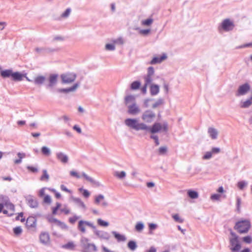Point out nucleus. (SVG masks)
<instances>
[{
  "mask_svg": "<svg viewBox=\"0 0 252 252\" xmlns=\"http://www.w3.org/2000/svg\"><path fill=\"white\" fill-rule=\"evenodd\" d=\"M113 43L115 44H120L122 45L124 43V40L122 38H119L117 39H115L113 41Z\"/></svg>",
  "mask_w": 252,
  "mask_h": 252,
  "instance_id": "nucleus-52",
  "label": "nucleus"
},
{
  "mask_svg": "<svg viewBox=\"0 0 252 252\" xmlns=\"http://www.w3.org/2000/svg\"><path fill=\"white\" fill-rule=\"evenodd\" d=\"M167 59V56L165 54H163L160 57L155 56L150 62L151 64H155L159 63Z\"/></svg>",
  "mask_w": 252,
  "mask_h": 252,
  "instance_id": "nucleus-13",
  "label": "nucleus"
},
{
  "mask_svg": "<svg viewBox=\"0 0 252 252\" xmlns=\"http://www.w3.org/2000/svg\"><path fill=\"white\" fill-rule=\"evenodd\" d=\"M27 168L30 171L33 172V173H35L38 171L37 168L34 166H28L27 167Z\"/></svg>",
  "mask_w": 252,
  "mask_h": 252,
  "instance_id": "nucleus-58",
  "label": "nucleus"
},
{
  "mask_svg": "<svg viewBox=\"0 0 252 252\" xmlns=\"http://www.w3.org/2000/svg\"><path fill=\"white\" fill-rule=\"evenodd\" d=\"M43 201L44 203L50 205L52 202V199L51 196L49 195L44 196L43 199Z\"/></svg>",
  "mask_w": 252,
  "mask_h": 252,
  "instance_id": "nucleus-33",
  "label": "nucleus"
},
{
  "mask_svg": "<svg viewBox=\"0 0 252 252\" xmlns=\"http://www.w3.org/2000/svg\"><path fill=\"white\" fill-rule=\"evenodd\" d=\"M250 89V85L248 83L244 84L239 87L237 95H244Z\"/></svg>",
  "mask_w": 252,
  "mask_h": 252,
  "instance_id": "nucleus-12",
  "label": "nucleus"
},
{
  "mask_svg": "<svg viewBox=\"0 0 252 252\" xmlns=\"http://www.w3.org/2000/svg\"><path fill=\"white\" fill-rule=\"evenodd\" d=\"M252 104L251 100V99H248L246 100L245 101L243 102L241 107L243 108H247L250 106Z\"/></svg>",
  "mask_w": 252,
  "mask_h": 252,
  "instance_id": "nucleus-44",
  "label": "nucleus"
},
{
  "mask_svg": "<svg viewBox=\"0 0 252 252\" xmlns=\"http://www.w3.org/2000/svg\"><path fill=\"white\" fill-rule=\"evenodd\" d=\"M158 152L161 155L165 154L167 152V148L166 147H161L159 148Z\"/></svg>",
  "mask_w": 252,
  "mask_h": 252,
  "instance_id": "nucleus-56",
  "label": "nucleus"
},
{
  "mask_svg": "<svg viewBox=\"0 0 252 252\" xmlns=\"http://www.w3.org/2000/svg\"><path fill=\"white\" fill-rule=\"evenodd\" d=\"M250 220H241L237 221L234 228L240 234L247 233L251 228Z\"/></svg>",
  "mask_w": 252,
  "mask_h": 252,
  "instance_id": "nucleus-2",
  "label": "nucleus"
},
{
  "mask_svg": "<svg viewBox=\"0 0 252 252\" xmlns=\"http://www.w3.org/2000/svg\"><path fill=\"white\" fill-rule=\"evenodd\" d=\"M61 212H62V213H63L65 215H68L70 212V210L68 208H67L66 207L61 209Z\"/></svg>",
  "mask_w": 252,
  "mask_h": 252,
  "instance_id": "nucleus-63",
  "label": "nucleus"
},
{
  "mask_svg": "<svg viewBox=\"0 0 252 252\" xmlns=\"http://www.w3.org/2000/svg\"><path fill=\"white\" fill-rule=\"evenodd\" d=\"M188 194L189 196L192 199L197 198L198 197V193L194 190H189Z\"/></svg>",
  "mask_w": 252,
  "mask_h": 252,
  "instance_id": "nucleus-28",
  "label": "nucleus"
},
{
  "mask_svg": "<svg viewBox=\"0 0 252 252\" xmlns=\"http://www.w3.org/2000/svg\"><path fill=\"white\" fill-rule=\"evenodd\" d=\"M48 189L51 191L52 192H53L55 194V196L57 198L59 199L61 198V194L57 192L55 189L48 188Z\"/></svg>",
  "mask_w": 252,
  "mask_h": 252,
  "instance_id": "nucleus-43",
  "label": "nucleus"
},
{
  "mask_svg": "<svg viewBox=\"0 0 252 252\" xmlns=\"http://www.w3.org/2000/svg\"><path fill=\"white\" fill-rule=\"evenodd\" d=\"M154 73V69L153 67L150 66L148 68V75H153Z\"/></svg>",
  "mask_w": 252,
  "mask_h": 252,
  "instance_id": "nucleus-64",
  "label": "nucleus"
},
{
  "mask_svg": "<svg viewBox=\"0 0 252 252\" xmlns=\"http://www.w3.org/2000/svg\"><path fill=\"white\" fill-rule=\"evenodd\" d=\"M159 91V86L157 85L152 84L150 86V93L152 95H157Z\"/></svg>",
  "mask_w": 252,
  "mask_h": 252,
  "instance_id": "nucleus-20",
  "label": "nucleus"
},
{
  "mask_svg": "<svg viewBox=\"0 0 252 252\" xmlns=\"http://www.w3.org/2000/svg\"><path fill=\"white\" fill-rule=\"evenodd\" d=\"M87 226L93 228H95L93 223L89 221L81 220H80L78 222V228L81 232L85 233L86 228Z\"/></svg>",
  "mask_w": 252,
  "mask_h": 252,
  "instance_id": "nucleus-9",
  "label": "nucleus"
},
{
  "mask_svg": "<svg viewBox=\"0 0 252 252\" xmlns=\"http://www.w3.org/2000/svg\"><path fill=\"white\" fill-rule=\"evenodd\" d=\"M97 221L98 224L101 226L107 227L109 225L108 222L101 220V219H98Z\"/></svg>",
  "mask_w": 252,
  "mask_h": 252,
  "instance_id": "nucleus-37",
  "label": "nucleus"
},
{
  "mask_svg": "<svg viewBox=\"0 0 252 252\" xmlns=\"http://www.w3.org/2000/svg\"><path fill=\"white\" fill-rule=\"evenodd\" d=\"M50 179V176L46 169L42 170V175L40 177V180L43 182H48Z\"/></svg>",
  "mask_w": 252,
  "mask_h": 252,
  "instance_id": "nucleus-21",
  "label": "nucleus"
},
{
  "mask_svg": "<svg viewBox=\"0 0 252 252\" xmlns=\"http://www.w3.org/2000/svg\"><path fill=\"white\" fill-rule=\"evenodd\" d=\"M246 183L244 181H240L238 183L237 186L240 189H243L246 186Z\"/></svg>",
  "mask_w": 252,
  "mask_h": 252,
  "instance_id": "nucleus-55",
  "label": "nucleus"
},
{
  "mask_svg": "<svg viewBox=\"0 0 252 252\" xmlns=\"http://www.w3.org/2000/svg\"><path fill=\"white\" fill-rule=\"evenodd\" d=\"M78 219H79L78 217H77V216H74L72 217L69 218L68 220L70 223L73 224L77 221V220Z\"/></svg>",
  "mask_w": 252,
  "mask_h": 252,
  "instance_id": "nucleus-49",
  "label": "nucleus"
},
{
  "mask_svg": "<svg viewBox=\"0 0 252 252\" xmlns=\"http://www.w3.org/2000/svg\"><path fill=\"white\" fill-rule=\"evenodd\" d=\"M41 243L44 244H47L50 241V236L48 233L46 232L42 233L40 235Z\"/></svg>",
  "mask_w": 252,
  "mask_h": 252,
  "instance_id": "nucleus-17",
  "label": "nucleus"
},
{
  "mask_svg": "<svg viewBox=\"0 0 252 252\" xmlns=\"http://www.w3.org/2000/svg\"><path fill=\"white\" fill-rule=\"evenodd\" d=\"M208 132L212 139H215L217 138L218 132L216 129L210 127L208 129Z\"/></svg>",
  "mask_w": 252,
  "mask_h": 252,
  "instance_id": "nucleus-23",
  "label": "nucleus"
},
{
  "mask_svg": "<svg viewBox=\"0 0 252 252\" xmlns=\"http://www.w3.org/2000/svg\"><path fill=\"white\" fill-rule=\"evenodd\" d=\"M221 197V195L219 194H214L211 196V199L213 200H219Z\"/></svg>",
  "mask_w": 252,
  "mask_h": 252,
  "instance_id": "nucleus-51",
  "label": "nucleus"
},
{
  "mask_svg": "<svg viewBox=\"0 0 252 252\" xmlns=\"http://www.w3.org/2000/svg\"><path fill=\"white\" fill-rule=\"evenodd\" d=\"M89 240L87 238H83L81 240V244L83 248V252H94L96 251V248L94 244L90 243Z\"/></svg>",
  "mask_w": 252,
  "mask_h": 252,
  "instance_id": "nucleus-6",
  "label": "nucleus"
},
{
  "mask_svg": "<svg viewBox=\"0 0 252 252\" xmlns=\"http://www.w3.org/2000/svg\"><path fill=\"white\" fill-rule=\"evenodd\" d=\"M127 247L131 251H134L137 248V245L135 241H129L127 243Z\"/></svg>",
  "mask_w": 252,
  "mask_h": 252,
  "instance_id": "nucleus-27",
  "label": "nucleus"
},
{
  "mask_svg": "<svg viewBox=\"0 0 252 252\" xmlns=\"http://www.w3.org/2000/svg\"><path fill=\"white\" fill-rule=\"evenodd\" d=\"M113 234L115 236V238L117 239V240L119 242L125 241L126 240L125 236L123 235L117 233L116 232H113Z\"/></svg>",
  "mask_w": 252,
  "mask_h": 252,
  "instance_id": "nucleus-26",
  "label": "nucleus"
},
{
  "mask_svg": "<svg viewBox=\"0 0 252 252\" xmlns=\"http://www.w3.org/2000/svg\"><path fill=\"white\" fill-rule=\"evenodd\" d=\"M28 204L32 208H35L38 206L37 200L33 197H29L28 199Z\"/></svg>",
  "mask_w": 252,
  "mask_h": 252,
  "instance_id": "nucleus-22",
  "label": "nucleus"
},
{
  "mask_svg": "<svg viewBox=\"0 0 252 252\" xmlns=\"http://www.w3.org/2000/svg\"><path fill=\"white\" fill-rule=\"evenodd\" d=\"M15 212V207L13 204L7 201L4 204H0V213H3L8 216L13 215Z\"/></svg>",
  "mask_w": 252,
  "mask_h": 252,
  "instance_id": "nucleus-3",
  "label": "nucleus"
},
{
  "mask_svg": "<svg viewBox=\"0 0 252 252\" xmlns=\"http://www.w3.org/2000/svg\"><path fill=\"white\" fill-rule=\"evenodd\" d=\"M168 130V125L166 123L161 124L155 123L151 127H149L147 130H149L152 133L160 132H166Z\"/></svg>",
  "mask_w": 252,
  "mask_h": 252,
  "instance_id": "nucleus-5",
  "label": "nucleus"
},
{
  "mask_svg": "<svg viewBox=\"0 0 252 252\" xmlns=\"http://www.w3.org/2000/svg\"><path fill=\"white\" fill-rule=\"evenodd\" d=\"M78 85L77 84H74L72 87H70L68 89H62L59 90L60 92L68 93L69 92L74 91L78 87Z\"/></svg>",
  "mask_w": 252,
  "mask_h": 252,
  "instance_id": "nucleus-24",
  "label": "nucleus"
},
{
  "mask_svg": "<svg viewBox=\"0 0 252 252\" xmlns=\"http://www.w3.org/2000/svg\"><path fill=\"white\" fill-rule=\"evenodd\" d=\"M70 175L71 176L75 177L77 179H79L81 177V176L79 175V174L75 171H71L70 172Z\"/></svg>",
  "mask_w": 252,
  "mask_h": 252,
  "instance_id": "nucleus-50",
  "label": "nucleus"
},
{
  "mask_svg": "<svg viewBox=\"0 0 252 252\" xmlns=\"http://www.w3.org/2000/svg\"><path fill=\"white\" fill-rule=\"evenodd\" d=\"M57 159L63 163H66L68 162V157L63 153L59 152L56 154Z\"/></svg>",
  "mask_w": 252,
  "mask_h": 252,
  "instance_id": "nucleus-16",
  "label": "nucleus"
},
{
  "mask_svg": "<svg viewBox=\"0 0 252 252\" xmlns=\"http://www.w3.org/2000/svg\"><path fill=\"white\" fill-rule=\"evenodd\" d=\"M61 77L63 83H70L75 80L76 76L73 73H67L62 74Z\"/></svg>",
  "mask_w": 252,
  "mask_h": 252,
  "instance_id": "nucleus-7",
  "label": "nucleus"
},
{
  "mask_svg": "<svg viewBox=\"0 0 252 252\" xmlns=\"http://www.w3.org/2000/svg\"><path fill=\"white\" fill-rule=\"evenodd\" d=\"M75 247V245L72 242H69L65 245H64L63 246V248L66 249H69V250H74Z\"/></svg>",
  "mask_w": 252,
  "mask_h": 252,
  "instance_id": "nucleus-30",
  "label": "nucleus"
},
{
  "mask_svg": "<svg viewBox=\"0 0 252 252\" xmlns=\"http://www.w3.org/2000/svg\"><path fill=\"white\" fill-rule=\"evenodd\" d=\"M125 123L127 126L136 130H147L149 129V126L146 124L139 123L138 120L135 119H127L125 120Z\"/></svg>",
  "mask_w": 252,
  "mask_h": 252,
  "instance_id": "nucleus-1",
  "label": "nucleus"
},
{
  "mask_svg": "<svg viewBox=\"0 0 252 252\" xmlns=\"http://www.w3.org/2000/svg\"><path fill=\"white\" fill-rule=\"evenodd\" d=\"M128 108V112L129 114L131 115H136L140 112V109L135 103H133L132 105H129Z\"/></svg>",
  "mask_w": 252,
  "mask_h": 252,
  "instance_id": "nucleus-15",
  "label": "nucleus"
},
{
  "mask_svg": "<svg viewBox=\"0 0 252 252\" xmlns=\"http://www.w3.org/2000/svg\"><path fill=\"white\" fill-rule=\"evenodd\" d=\"M23 77H25L26 80L29 82H32V80L30 79L26 76V74L24 75L19 72H13L12 78L14 81H20L23 79Z\"/></svg>",
  "mask_w": 252,
  "mask_h": 252,
  "instance_id": "nucleus-10",
  "label": "nucleus"
},
{
  "mask_svg": "<svg viewBox=\"0 0 252 252\" xmlns=\"http://www.w3.org/2000/svg\"><path fill=\"white\" fill-rule=\"evenodd\" d=\"M58 75L57 74H52L49 77V86L53 87L57 82Z\"/></svg>",
  "mask_w": 252,
  "mask_h": 252,
  "instance_id": "nucleus-19",
  "label": "nucleus"
},
{
  "mask_svg": "<svg viewBox=\"0 0 252 252\" xmlns=\"http://www.w3.org/2000/svg\"><path fill=\"white\" fill-rule=\"evenodd\" d=\"M61 189L62 191L71 193L72 192L70 190L68 189L64 185H61Z\"/></svg>",
  "mask_w": 252,
  "mask_h": 252,
  "instance_id": "nucleus-60",
  "label": "nucleus"
},
{
  "mask_svg": "<svg viewBox=\"0 0 252 252\" xmlns=\"http://www.w3.org/2000/svg\"><path fill=\"white\" fill-rule=\"evenodd\" d=\"M12 71L11 70H5L1 72V75L3 78L9 77L11 76L12 77Z\"/></svg>",
  "mask_w": 252,
  "mask_h": 252,
  "instance_id": "nucleus-25",
  "label": "nucleus"
},
{
  "mask_svg": "<svg viewBox=\"0 0 252 252\" xmlns=\"http://www.w3.org/2000/svg\"><path fill=\"white\" fill-rule=\"evenodd\" d=\"M174 220L179 223H182L183 222V220L180 218L178 214H174L172 216Z\"/></svg>",
  "mask_w": 252,
  "mask_h": 252,
  "instance_id": "nucleus-45",
  "label": "nucleus"
},
{
  "mask_svg": "<svg viewBox=\"0 0 252 252\" xmlns=\"http://www.w3.org/2000/svg\"><path fill=\"white\" fill-rule=\"evenodd\" d=\"M104 199V197L102 195H99L96 196L95 199V203L96 204H99L101 201L103 200Z\"/></svg>",
  "mask_w": 252,
  "mask_h": 252,
  "instance_id": "nucleus-48",
  "label": "nucleus"
},
{
  "mask_svg": "<svg viewBox=\"0 0 252 252\" xmlns=\"http://www.w3.org/2000/svg\"><path fill=\"white\" fill-rule=\"evenodd\" d=\"M13 231L16 235H18L22 232V229L20 227H16L14 228Z\"/></svg>",
  "mask_w": 252,
  "mask_h": 252,
  "instance_id": "nucleus-61",
  "label": "nucleus"
},
{
  "mask_svg": "<svg viewBox=\"0 0 252 252\" xmlns=\"http://www.w3.org/2000/svg\"><path fill=\"white\" fill-rule=\"evenodd\" d=\"M150 32V29H147V30H141L139 31V33L141 35H146L149 34Z\"/></svg>",
  "mask_w": 252,
  "mask_h": 252,
  "instance_id": "nucleus-53",
  "label": "nucleus"
},
{
  "mask_svg": "<svg viewBox=\"0 0 252 252\" xmlns=\"http://www.w3.org/2000/svg\"><path fill=\"white\" fill-rule=\"evenodd\" d=\"M153 22V19L152 18L147 19L143 20L141 22V25L143 26H150Z\"/></svg>",
  "mask_w": 252,
  "mask_h": 252,
  "instance_id": "nucleus-29",
  "label": "nucleus"
},
{
  "mask_svg": "<svg viewBox=\"0 0 252 252\" xmlns=\"http://www.w3.org/2000/svg\"><path fill=\"white\" fill-rule=\"evenodd\" d=\"M82 176L83 177H84V178H85L87 181H89V182H92V183L94 182V180H93L92 178H91V177H89V176H88L87 174H86L85 173H82Z\"/></svg>",
  "mask_w": 252,
  "mask_h": 252,
  "instance_id": "nucleus-62",
  "label": "nucleus"
},
{
  "mask_svg": "<svg viewBox=\"0 0 252 252\" xmlns=\"http://www.w3.org/2000/svg\"><path fill=\"white\" fill-rule=\"evenodd\" d=\"M212 152H207L204 155L203 158L204 159H208L212 157Z\"/></svg>",
  "mask_w": 252,
  "mask_h": 252,
  "instance_id": "nucleus-59",
  "label": "nucleus"
},
{
  "mask_svg": "<svg viewBox=\"0 0 252 252\" xmlns=\"http://www.w3.org/2000/svg\"><path fill=\"white\" fill-rule=\"evenodd\" d=\"M149 227L150 229L149 233L150 234H153L152 230L155 229L157 228V225L154 223H150L149 224Z\"/></svg>",
  "mask_w": 252,
  "mask_h": 252,
  "instance_id": "nucleus-57",
  "label": "nucleus"
},
{
  "mask_svg": "<svg viewBox=\"0 0 252 252\" xmlns=\"http://www.w3.org/2000/svg\"><path fill=\"white\" fill-rule=\"evenodd\" d=\"M230 234L232 236V238L229 239L231 246L230 250L233 252H238L241 248V245L239 242L238 236L233 232H231Z\"/></svg>",
  "mask_w": 252,
  "mask_h": 252,
  "instance_id": "nucleus-4",
  "label": "nucleus"
},
{
  "mask_svg": "<svg viewBox=\"0 0 252 252\" xmlns=\"http://www.w3.org/2000/svg\"><path fill=\"white\" fill-rule=\"evenodd\" d=\"M105 48L107 50H114L115 47L114 44H107L105 45Z\"/></svg>",
  "mask_w": 252,
  "mask_h": 252,
  "instance_id": "nucleus-54",
  "label": "nucleus"
},
{
  "mask_svg": "<svg viewBox=\"0 0 252 252\" xmlns=\"http://www.w3.org/2000/svg\"><path fill=\"white\" fill-rule=\"evenodd\" d=\"M152 75H150L147 74V75L144 77L145 81V84L149 85L153 81L152 79Z\"/></svg>",
  "mask_w": 252,
  "mask_h": 252,
  "instance_id": "nucleus-39",
  "label": "nucleus"
},
{
  "mask_svg": "<svg viewBox=\"0 0 252 252\" xmlns=\"http://www.w3.org/2000/svg\"><path fill=\"white\" fill-rule=\"evenodd\" d=\"M56 225L60 227L62 229H67L68 228L67 225L65 223L61 221L60 220H59Z\"/></svg>",
  "mask_w": 252,
  "mask_h": 252,
  "instance_id": "nucleus-38",
  "label": "nucleus"
},
{
  "mask_svg": "<svg viewBox=\"0 0 252 252\" xmlns=\"http://www.w3.org/2000/svg\"><path fill=\"white\" fill-rule=\"evenodd\" d=\"M17 155L19 158L18 159H16L14 161V162L16 164H19L21 163L22 161V159L25 157V154L24 153H18Z\"/></svg>",
  "mask_w": 252,
  "mask_h": 252,
  "instance_id": "nucleus-35",
  "label": "nucleus"
},
{
  "mask_svg": "<svg viewBox=\"0 0 252 252\" xmlns=\"http://www.w3.org/2000/svg\"><path fill=\"white\" fill-rule=\"evenodd\" d=\"M134 100L135 97L133 95H127L125 97V102L126 104H127L129 102L134 101Z\"/></svg>",
  "mask_w": 252,
  "mask_h": 252,
  "instance_id": "nucleus-40",
  "label": "nucleus"
},
{
  "mask_svg": "<svg viewBox=\"0 0 252 252\" xmlns=\"http://www.w3.org/2000/svg\"><path fill=\"white\" fill-rule=\"evenodd\" d=\"M46 188H43L41 189H40L38 191V196L40 197H44V196H45V189H46Z\"/></svg>",
  "mask_w": 252,
  "mask_h": 252,
  "instance_id": "nucleus-46",
  "label": "nucleus"
},
{
  "mask_svg": "<svg viewBox=\"0 0 252 252\" xmlns=\"http://www.w3.org/2000/svg\"><path fill=\"white\" fill-rule=\"evenodd\" d=\"M61 207V204L60 203L57 202L56 204V206L52 208V214L53 215L57 214L58 210Z\"/></svg>",
  "mask_w": 252,
  "mask_h": 252,
  "instance_id": "nucleus-34",
  "label": "nucleus"
},
{
  "mask_svg": "<svg viewBox=\"0 0 252 252\" xmlns=\"http://www.w3.org/2000/svg\"><path fill=\"white\" fill-rule=\"evenodd\" d=\"M26 225L28 229L35 227L36 225V220L35 218L33 217H29L28 218Z\"/></svg>",
  "mask_w": 252,
  "mask_h": 252,
  "instance_id": "nucleus-14",
  "label": "nucleus"
},
{
  "mask_svg": "<svg viewBox=\"0 0 252 252\" xmlns=\"http://www.w3.org/2000/svg\"><path fill=\"white\" fill-rule=\"evenodd\" d=\"M163 103V100L162 99H159L158 101H157L154 104H153L152 107L155 108Z\"/></svg>",
  "mask_w": 252,
  "mask_h": 252,
  "instance_id": "nucleus-47",
  "label": "nucleus"
},
{
  "mask_svg": "<svg viewBox=\"0 0 252 252\" xmlns=\"http://www.w3.org/2000/svg\"><path fill=\"white\" fill-rule=\"evenodd\" d=\"M221 27L224 31H228L233 29L234 25L229 19H225L222 22Z\"/></svg>",
  "mask_w": 252,
  "mask_h": 252,
  "instance_id": "nucleus-11",
  "label": "nucleus"
},
{
  "mask_svg": "<svg viewBox=\"0 0 252 252\" xmlns=\"http://www.w3.org/2000/svg\"><path fill=\"white\" fill-rule=\"evenodd\" d=\"M46 80V78L44 76L42 75H38L36 76L33 81L32 80V82L33 81L34 84L36 85H40L43 84Z\"/></svg>",
  "mask_w": 252,
  "mask_h": 252,
  "instance_id": "nucleus-18",
  "label": "nucleus"
},
{
  "mask_svg": "<svg viewBox=\"0 0 252 252\" xmlns=\"http://www.w3.org/2000/svg\"><path fill=\"white\" fill-rule=\"evenodd\" d=\"M114 176L119 179H123L126 176V173L124 171H117L114 173Z\"/></svg>",
  "mask_w": 252,
  "mask_h": 252,
  "instance_id": "nucleus-31",
  "label": "nucleus"
},
{
  "mask_svg": "<svg viewBox=\"0 0 252 252\" xmlns=\"http://www.w3.org/2000/svg\"><path fill=\"white\" fill-rule=\"evenodd\" d=\"M243 241L247 244H250L252 242V237L250 236H247L242 238Z\"/></svg>",
  "mask_w": 252,
  "mask_h": 252,
  "instance_id": "nucleus-41",
  "label": "nucleus"
},
{
  "mask_svg": "<svg viewBox=\"0 0 252 252\" xmlns=\"http://www.w3.org/2000/svg\"><path fill=\"white\" fill-rule=\"evenodd\" d=\"M140 86V83L139 81H134L131 84V89L132 90H136L139 89Z\"/></svg>",
  "mask_w": 252,
  "mask_h": 252,
  "instance_id": "nucleus-36",
  "label": "nucleus"
},
{
  "mask_svg": "<svg viewBox=\"0 0 252 252\" xmlns=\"http://www.w3.org/2000/svg\"><path fill=\"white\" fill-rule=\"evenodd\" d=\"M41 152L43 155L46 156H49L51 153L50 149L45 146H43L42 147Z\"/></svg>",
  "mask_w": 252,
  "mask_h": 252,
  "instance_id": "nucleus-32",
  "label": "nucleus"
},
{
  "mask_svg": "<svg viewBox=\"0 0 252 252\" xmlns=\"http://www.w3.org/2000/svg\"><path fill=\"white\" fill-rule=\"evenodd\" d=\"M155 114L151 110H147L142 114V120L147 123L151 122L155 118Z\"/></svg>",
  "mask_w": 252,
  "mask_h": 252,
  "instance_id": "nucleus-8",
  "label": "nucleus"
},
{
  "mask_svg": "<svg viewBox=\"0 0 252 252\" xmlns=\"http://www.w3.org/2000/svg\"><path fill=\"white\" fill-rule=\"evenodd\" d=\"M144 228V225L141 222L137 223L135 225V229L136 231L140 232Z\"/></svg>",
  "mask_w": 252,
  "mask_h": 252,
  "instance_id": "nucleus-42",
  "label": "nucleus"
}]
</instances>
